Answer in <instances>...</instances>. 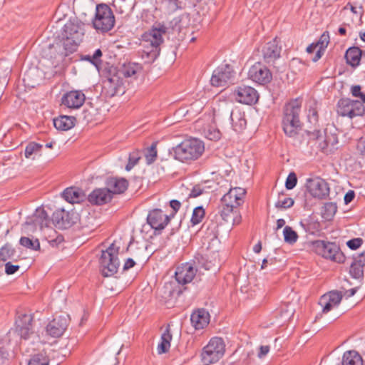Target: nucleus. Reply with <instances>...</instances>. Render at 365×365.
I'll list each match as a JSON object with an SVG mask.
<instances>
[{
  "mask_svg": "<svg viewBox=\"0 0 365 365\" xmlns=\"http://www.w3.org/2000/svg\"><path fill=\"white\" fill-rule=\"evenodd\" d=\"M300 111L301 102L298 99L291 101L284 107L282 127L284 133L289 137H294L302 128Z\"/></svg>",
  "mask_w": 365,
  "mask_h": 365,
  "instance_id": "nucleus-1",
  "label": "nucleus"
},
{
  "mask_svg": "<svg viewBox=\"0 0 365 365\" xmlns=\"http://www.w3.org/2000/svg\"><path fill=\"white\" fill-rule=\"evenodd\" d=\"M204 150V143L201 140L190 138L183 140L176 147L173 148L170 154L173 155L175 159L185 162L197 160L202 155Z\"/></svg>",
  "mask_w": 365,
  "mask_h": 365,
  "instance_id": "nucleus-2",
  "label": "nucleus"
},
{
  "mask_svg": "<svg viewBox=\"0 0 365 365\" xmlns=\"http://www.w3.org/2000/svg\"><path fill=\"white\" fill-rule=\"evenodd\" d=\"M102 73L106 78L103 81V88L107 96L113 97L125 93L123 79L117 67L107 63Z\"/></svg>",
  "mask_w": 365,
  "mask_h": 365,
  "instance_id": "nucleus-3",
  "label": "nucleus"
},
{
  "mask_svg": "<svg viewBox=\"0 0 365 365\" xmlns=\"http://www.w3.org/2000/svg\"><path fill=\"white\" fill-rule=\"evenodd\" d=\"M309 247L313 252L324 258L338 263H343L345 261L344 255L335 242L314 240L309 242Z\"/></svg>",
  "mask_w": 365,
  "mask_h": 365,
  "instance_id": "nucleus-4",
  "label": "nucleus"
},
{
  "mask_svg": "<svg viewBox=\"0 0 365 365\" xmlns=\"http://www.w3.org/2000/svg\"><path fill=\"white\" fill-rule=\"evenodd\" d=\"M119 250L118 246L112 243L106 250H102L99 263L104 277L113 276L118 272L120 266Z\"/></svg>",
  "mask_w": 365,
  "mask_h": 365,
  "instance_id": "nucleus-5",
  "label": "nucleus"
},
{
  "mask_svg": "<svg viewBox=\"0 0 365 365\" xmlns=\"http://www.w3.org/2000/svg\"><path fill=\"white\" fill-rule=\"evenodd\" d=\"M92 24L96 30L102 33L110 31L115 25V16L110 6L106 4H98Z\"/></svg>",
  "mask_w": 365,
  "mask_h": 365,
  "instance_id": "nucleus-6",
  "label": "nucleus"
},
{
  "mask_svg": "<svg viewBox=\"0 0 365 365\" xmlns=\"http://www.w3.org/2000/svg\"><path fill=\"white\" fill-rule=\"evenodd\" d=\"M84 24L78 21H69L62 30V46H79L84 37Z\"/></svg>",
  "mask_w": 365,
  "mask_h": 365,
  "instance_id": "nucleus-7",
  "label": "nucleus"
},
{
  "mask_svg": "<svg viewBox=\"0 0 365 365\" xmlns=\"http://www.w3.org/2000/svg\"><path fill=\"white\" fill-rule=\"evenodd\" d=\"M225 345L220 337L212 338L201 353V359L204 364L210 365L218 361L224 355Z\"/></svg>",
  "mask_w": 365,
  "mask_h": 365,
  "instance_id": "nucleus-8",
  "label": "nucleus"
},
{
  "mask_svg": "<svg viewBox=\"0 0 365 365\" xmlns=\"http://www.w3.org/2000/svg\"><path fill=\"white\" fill-rule=\"evenodd\" d=\"M14 331L21 339L28 340L30 339L35 332L34 314L18 312Z\"/></svg>",
  "mask_w": 365,
  "mask_h": 365,
  "instance_id": "nucleus-9",
  "label": "nucleus"
},
{
  "mask_svg": "<svg viewBox=\"0 0 365 365\" xmlns=\"http://www.w3.org/2000/svg\"><path fill=\"white\" fill-rule=\"evenodd\" d=\"M235 73L232 65L222 64L214 70L210 79L211 84L215 87L225 86L234 80Z\"/></svg>",
  "mask_w": 365,
  "mask_h": 365,
  "instance_id": "nucleus-10",
  "label": "nucleus"
},
{
  "mask_svg": "<svg viewBox=\"0 0 365 365\" xmlns=\"http://www.w3.org/2000/svg\"><path fill=\"white\" fill-rule=\"evenodd\" d=\"M248 78L259 85H266L272 81V74L268 67L257 62L250 68Z\"/></svg>",
  "mask_w": 365,
  "mask_h": 365,
  "instance_id": "nucleus-11",
  "label": "nucleus"
},
{
  "mask_svg": "<svg viewBox=\"0 0 365 365\" xmlns=\"http://www.w3.org/2000/svg\"><path fill=\"white\" fill-rule=\"evenodd\" d=\"M307 188L312 196L318 199H326L330 192L329 183L321 178L307 180Z\"/></svg>",
  "mask_w": 365,
  "mask_h": 365,
  "instance_id": "nucleus-12",
  "label": "nucleus"
},
{
  "mask_svg": "<svg viewBox=\"0 0 365 365\" xmlns=\"http://www.w3.org/2000/svg\"><path fill=\"white\" fill-rule=\"evenodd\" d=\"M163 36L168 37L164 22H155L150 29L142 34L141 40L150 42V46H160L163 43Z\"/></svg>",
  "mask_w": 365,
  "mask_h": 365,
  "instance_id": "nucleus-13",
  "label": "nucleus"
},
{
  "mask_svg": "<svg viewBox=\"0 0 365 365\" xmlns=\"http://www.w3.org/2000/svg\"><path fill=\"white\" fill-rule=\"evenodd\" d=\"M237 101L247 105L255 104L259 99L257 91L247 86H238L233 93Z\"/></svg>",
  "mask_w": 365,
  "mask_h": 365,
  "instance_id": "nucleus-14",
  "label": "nucleus"
},
{
  "mask_svg": "<svg viewBox=\"0 0 365 365\" xmlns=\"http://www.w3.org/2000/svg\"><path fill=\"white\" fill-rule=\"evenodd\" d=\"M307 133L311 139L317 140H319L321 138L324 139L323 141L319 144L320 150L324 153L327 152V150L329 147L334 148V146L338 143V137L336 134H327V132L324 131V136H323L320 130L318 129H314L313 131L307 130Z\"/></svg>",
  "mask_w": 365,
  "mask_h": 365,
  "instance_id": "nucleus-15",
  "label": "nucleus"
},
{
  "mask_svg": "<svg viewBox=\"0 0 365 365\" xmlns=\"http://www.w3.org/2000/svg\"><path fill=\"white\" fill-rule=\"evenodd\" d=\"M170 216L163 214L160 209L150 210L147 217V222L155 231H162L170 222Z\"/></svg>",
  "mask_w": 365,
  "mask_h": 365,
  "instance_id": "nucleus-16",
  "label": "nucleus"
},
{
  "mask_svg": "<svg viewBox=\"0 0 365 365\" xmlns=\"http://www.w3.org/2000/svg\"><path fill=\"white\" fill-rule=\"evenodd\" d=\"M122 76L129 79L130 81L143 78V66L138 63L128 62L124 63L120 69H118Z\"/></svg>",
  "mask_w": 365,
  "mask_h": 365,
  "instance_id": "nucleus-17",
  "label": "nucleus"
},
{
  "mask_svg": "<svg viewBox=\"0 0 365 365\" xmlns=\"http://www.w3.org/2000/svg\"><path fill=\"white\" fill-rule=\"evenodd\" d=\"M190 14L184 13L180 16L174 17L172 20L167 23L164 22L165 32L168 35V38H170V35H174L176 32L178 34V37H175L178 41H184L185 38L183 37L185 34L181 32V21L184 19H189Z\"/></svg>",
  "mask_w": 365,
  "mask_h": 365,
  "instance_id": "nucleus-18",
  "label": "nucleus"
},
{
  "mask_svg": "<svg viewBox=\"0 0 365 365\" xmlns=\"http://www.w3.org/2000/svg\"><path fill=\"white\" fill-rule=\"evenodd\" d=\"M73 216V213L64 209H59L53 213L51 221L56 228L64 230L71 227L75 223Z\"/></svg>",
  "mask_w": 365,
  "mask_h": 365,
  "instance_id": "nucleus-19",
  "label": "nucleus"
},
{
  "mask_svg": "<svg viewBox=\"0 0 365 365\" xmlns=\"http://www.w3.org/2000/svg\"><path fill=\"white\" fill-rule=\"evenodd\" d=\"M342 297V292L338 290L330 291L322 295L319 302V305L322 307V312L327 313L331 310L334 307L338 306Z\"/></svg>",
  "mask_w": 365,
  "mask_h": 365,
  "instance_id": "nucleus-20",
  "label": "nucleus"
},
{
  "mask_svg": "<svg viewBox=\"0 0 365 365\" xmlns=\"http://www.w3.org/2000/svg\"><path fill=\"white\" fill-rule=\"evenodd\" d=\"M219 213L222 219L227 222H232L233 225H238L241 222L238 207L227 203H220Z\"/></svg>",
  "mask_w": 365,
  "mask_h": 365,
  "instance_id": "nucleus-21",
  "label": "nucleus"
},
{
  "mask_svg": "<svg viewBox=\"0 0 365 365\" xmlns=\"http://www.w3.org/2000/svg\"><path fill=\"white\" fill-rule=\"evenodd\" d=\"M86 96L81 91L66 92L61 98V103L69 108H78L85 102Z\"/></svg>",
  "mask_w": 365,
  "mask_h": 365,
  "instance_id": "nucleus-22",
  "label": "nucleus"
},
{
  "mask_svg": "<svg viewBox=\"0 0 365 365\" xmlns=\"http://www.w3.org/2000/svg\"><path fill=\"white\" fill-rule=\"evenodd\" d=\"M51 222V219H50L46 210L43 207H39L36 209L34 215L27 219L26 224L34 225L35 227L38 226L42 230L44 227H50Z\"/></svg>",
  "mask_w": 365,
  "mask_h": 365,
  "instance_id": "nucleus-23",
  "label": "nucleus"
},
{
  "mask_svg": "<svg viewBox=\"0 0 365 365\" xmlns=\"http://www.w3.org/2000/svg\"><path fill=\"white\" fill-rule=\"evenodd\" d=\"M106 188L110 191V194H122L128 189L129 182L123 178L108 177L105 181Z\"/></svg>",
  "mask_w": 365,
  "mask_h": 365,
  "instance_id": "nucleus-24",
  "label": "nucleus"
},
{
  "mask_svg": "<svg viewBox=\"0 0 365 365\" xmlns=\"http://www.w3.org/2000/svg\"><path fill=\"white\" fill-rule=\"evenodd\" d=\"M68 326L67 319L62 316L54 317L46 326V330L52 337L61 336Z\"/></svg>",
  "mask_w": 365,
  "mask_h": 365,
  "instance_id": "nucleus-25",
  "label": "nucleus"
},
{
  "mask_svg": "<svg viewBox=\"0 0 365 365\" xmlns=\"http://www.w3.org/2000/svg\"><path fill=\"white\" fill-rule=\"evenodd\" d=\"M245 193V190L241 187L230 188L229 191L222 197V203L233 205L238 207L243 203Z\"/></svg>",
  "mask_w": 365,
  "mask_h": 365,
  "instance_id": "nucleus-26",
  "label": "nucleus"
},
{
  "mask_svg": "<svg viewBox=\"0 0 365 365\" xmlns=\"http://www.w3.org/2000/svg\"><path fill=\"white\" fill-rule=\"evenodd\" d=\"M196 274V269L190 264H185L178 267L175 272V278L179 284L190 283Z\"/></svg>",
  "mask_w": 365,
  "mask_h": 365,
  "instance_id": "nucleus-27",
  "label": "nucleus"
},
{
  "mask_svg": "<svg viewBox=\"0 0 365 365\" xmlns=\"http://www.w3.org/2000/svg\"><path fill=\"white\" fill-rule=\"evenodd\" d=\"M113 196L106 187L96 188L88 196V201L95 205H102L111 201Z\"/></svg>",
  "mask_w": 365,
  "mask_h": 365,
  "instance_id": "nucleus-28",
  "label": "nucleus"
},
{
  "mask_svg": "<svg viewBox=\"0 0 365 365\" xmlns=\"http://www.w3.org/2000/svg\"><path fill=\"white\" fill-rule=\"evenodd\" d=\"M210 314L205 309H199L192 312L190 321L195 329H202L210 322Z\"/></svg>",
  "mask_w": 365,
  "mask_h": 365,
  "instance_id": "nucleus-29",
  "label": "nucleus"
},
{
  "mask_svg": "<svg viewBox=\"0 0 365 365\" xmlns=\"http://www.w3.org/2000/svg\"><path fill=\"white\" fill-rule=\"evenodd\" d=\"M62 197L69 203H80L86 199L84 192L79 187H70L66 188L61 194Z\"/></svg>",
  "mask_w": 365,
  "mask_h": 365,
  "instance_id": "nucleus-30",
  "label": "nucleus"
},
{
  "mask_svg": "<svg viewBox=\"0 0 365 365\" xmlns=\"http://www.w3.org/2000/svg\"><path fill=\"white\" fill-rule=\"evenodd\" d=\"M363 55H365V51L361 50L360 47H349L345 53L344 58L347 64L356 68L360 64Z\"/></svg>",
  "mask_w": 365,
  "mask_h": 365,
  "instance_id": "nucleus-31",
  "label": "nucleus"
},
{
  "mask_svg": "<svg viewBox=\"0 0 365 365\" xmlns=\"http://www.w3.org/2000/svg\"><path fill=\"white\" fill-rule=\"evenodd\" d=\"M230 119L232 126L236 132L240 133L245 129L247 120L244 113H242L240 110L232 111L230 114Z\"/></svg>",
  "mask_w": 365,
  "mask_h": 365,
  "instance_id": "nucleus-32",
  "label": "nucleus"
},
{
  "mask_svg": "<svg viewBox=\"0 0 365 365\" xmlns=\"http://www.w3.org/2000/svg\"><path fill=\"white\" fill-rule=\"evenodd\" d=\"M76 120L73 116L61 115L53 119V125L57 130L66 131L74 126Z\"/></svg>",
  "mask_w": 365,
  "mask_h": 365,
  "instance_id": "nucleus-33",
  "label": "nucleus"
},
{
  "mask_svg": "<svg viewBox=\"0 0 365 365\" xmlns=\"http://www.w3.org/2000/svg\"><path fill=\"white\" fill-rule=\"evenodd\" d=\"M41 80V77L39 75V71L36 68H31L24 73L23 81L29 86L36 87L39 85Z\"/></svg>",
  "mask_w": 365,
  "mask_h": 365,
  "instance_id": "nucleus-34",
  "label": "nucleus"
},
{
  "mask_svg": "<svg viewBox=\"0 0 365 365\" xmlns=\"http://www.w3.org/2000/svg\"><path fill=\"white\" fill-rule=\"evenodd\" d=\"M342 365H363L362 357L356 351H347L343 355Z\"/></svg>",
  "mask_w": 365,
  "mask_h": 365,
  "instance_id": "nucleus-35",
  "label": "nucleus"
},
{
  "mask_svg": "<svg viewBox=\"0 0 365 365\" xmlns=\"http://www.w3.org/2000/svg\"><path fill=\"white\" fill-rule=\"evenodd\" d=\"M172 340V334L168 324L165 331L161 336V341L158 346V353L159 354L167 353L170 347V341Z\"/></svg>",
  "mask_w": 365,
  "mask_h": 365,
  "instance_id": "nucleus-36",
  "label": "nucleus"
},
{
  "mask_svg": "<svg viewBox=\"0 0 365 365\" xmlns=\"http://www.w3.org/2000/svg\"><path fill=\"white\" fill-rule=\"evenodd\" d=\"M103 53L100 48L96 49L95 52L91 54H80V59L82 61H86L93 64L97 70L99 71L101 68L102 61L101 59Z\"/></svg>",
  "mask_w": 365,
  "mask_h": 365,
  "instance_id": "nucleus-37",
  "label": "nucleus"
},
{
  "mask_svg": "<svg viewBox=\"0 0 365 365\" xmlns=\"http://www.w3.org/2000/svg\"><path fill=\"white\" fill-rule=\"evenodd\" d=\"M262 53L265 62H274L280 57L281 47H262Z\"/></svg>",
  "mask_w": 365,
  "mask_h": 365,
  "instance_id": "nucleus-38",
  "label": "nucleus"
},
{
  "mask_svg": "<svg viewBox=\"0 0 365 365\" xmlns=\"http://www.w3.org/2000/svg\"><path fill=\"white\" fill-rule=\"evenodd\" d=\"M160 47H144L141 57L147 63H153L159 56Z\"/></svg>",
  "mask_w": 365,
  "mask_h": 365,
  "instance_id": "nucleus-39",
  "label": "nucleus"
},
{
  "mask_svg": "<svg viewBox=\"0 0 365 365\" xmlns=\"http://www.w3.org/2000/svg\"><path fill=\"white\" fill-rule=\"evenodd\" d=\"M300 225L303 227L306 232L311 235H316L321 230V224L318 221L312 219L306 220L300 222Z\"/></svg>",
  "mask_w": 365,
  "mask_h": 365,
  "instance_id": "nucleus-40",
  "label": "nucleus"
},
{
  "mask_svg": "<svg viewBox=\"0 0 365 365\" xmlns=\"http://www.w3.org/2000/svg\"><path fill=\"white\" fill-rule=\"evenodd\" d=\"M353 101L349 98H341L337 103V113L341 116H349Z\"/></svg>",
  "mask_w": 365,
  "mask_h": 365,
  "instance_id": "nucleus-41",
  "label": "nucleus"
},
{
  "mask_svg": "<svg viewBox=\"0 0 365 365\" xmlns=\"http://www.w3.org/2000/svg\"><path fill=\"white\" fill-rule=\"evenodd\" d=\"M50 359L45 351H41L31 356L28 365H49Z\"/></svg>",
  "mask_w": 365,
  "mask_h": 365,
  "instance_id": "nucleus-42",
  "label": "nucleus"
},
{
  "mask_svg": "<svg viewBox=\"0 0 365 365\" xmlns=\"http://www.w3.org/2000/svg\"><path fill=\"white\" fill-rule=\"evenodd\" d=\"M294 200L287 195L284 192H280L278 196V200L275 203L277 208L287 209L293 206Z\"/></svg>",
  "mask_w": 365,
  "mask_h": 365,
  "instance_id": "nucleus-43",
  "label": "nucleus"
},
{
  "mask_svg": "<svg viewBox=\"0 0 365 365\" xmlns=\"http://www.w3.org/2000/svg\"><path fill=\"white\" fill-rule=\"evenodd\" d=\"M43 148V145L40 143H37L36 142H30L27 144L25 148V157L26 158H32V155L34 154H38L41 153V149Z\"/></svg>",
  "mask_w": 365,
  "mask_h": 365,
  "instance_id": "nucleus-44",
  "label": "nucleus"
},
{
  "mask_svg": "<svg viewBox=\"0 0 365 365\" xmlns=\"http://www.w3.org/2000/svg\"><path fill=\"white\" fill-rule=\"evenodd\" d=\"M349 114V118H353L356 116H361L365 113V107L363 103L359 101H353L352 106Z\"/></svg>",
  "mask_w": 365,
  "mask_h": 365,
  "instance_id": "nucleus-45",
  "label": "nucleus"
},
{
  "mask_svg": "<svg viewBox=\"0 0 365 365\" xmlns=\"http://www.w3.org/2000/svg\"><path fill=\"white\" fill-rule=\"evenodd\" d=\"M15 250L9 244H6L0 249V261L3 263L13 258L15 255Z\"/></svg>",
  "mask_w": 365,
  "mask_h": 365,
  "instance_id": "nucleus-46",
  "label": "nucleus"
},
{
  "mask_svg": "<svg viewBox=\"0 0 365 365\" xmlns=\"http://www.w3.org/2000/svg\"><path fill=\"white\" fill-rule=\"evenodd\" d=\"M284 242L290 245L294 244L298 239L297 233L289 226H285L283 230Z\"/></svg>",
  "mask_w": 365,
  "mask_h": 365,
  "instance_id": "nucleus-47",
  "label": "nucleus"
},
{
  "mask_svg": "<svg viewBox=\"0 0 365 365\" xmlns=\"http://www.w3.org/2000/svg\"><path fill=\"white\" fill-rule=\"evenodd\" d=\"M205 216V211L202 206H198L193 210L190 222L192 225L200 223Z\"/></svg>",
  "mask_w": 365,
  "mask_h": 365,
  "instance_id": "nucleus-48",
  "label": "nucleus"
},
{
  "mask_svg": "<svg viewBox=\"0 0 365 365\" xmlns=\"http://www.w3.org/2000/svg\"><path fill=\"white\" fill-rule=\"evenodd\" d=\"M19 242L21 245L35 251L39 250L41 247L38 239L34 240L27 237H21Z\"/></svg>",
  "mask_w": 365,
  "mask_h": 365,
  "instance_id": "nucleus-49",
  "label": "nucleus"
},
{
  "mask_svg": "<svg viewBox=\"0 0 365 365\" xmlns=\"http://www.w3.org/2000/svg\"><path fill=\"white\" fill-rule=\"evenodd\" d=\"M337 211V206L335 202H326L323 207V217L327 220H331Z\"/></svg>",
  "mask_w": 365,
  "mask_h": 365,
  "instance_id": "nucleus-50",
  "label": "nucleus"
},
{
  "mask_svg": "<svg viewBox=\"0 0 365 365\" xmlns=\"http://www.w3.org/2000/svg\"><path fill=\"white\" fill-rule=\"evenodd\" d=\"M317 47H306V51L309 56L310 60L313 62H317L325 52L327 47H319V49L316 51Z\"/></svg>",
  "mask_w": 365,
  "mask_h": 365,
  "instance_id": "nucleus-51",
  "label": "nucleus"
},
{
  "mask_svg": "<svg viewBox=\"0 0 365 365\" xmlns=\"http://www.w3.org/2000/svg\"><path fill=\"white\" fill-rule=\"evenodd\" d=\"M157 142H153L150 147L148 148L145 157L148 164H151L155 161L157 158Z\"/></svg>",
  "mask_w": 365,
  "mask_h": 365,
  "instance_id": "nucleus-52",
  "label": "nucleus"
},
{
  "mask_svg": "<svg viewBox=\"0 0 365 365\" xmlns=\"http://www.w3.org/2000/svg\"><path fill=\"white\" fill-rule=\"evenodd\" d=\"M349 273L350 275L354 279H362L364 278L363 267H361V265L354 262H352L350 266Z\"/></svg>",
  "mask_w": 365,
  "mask_h": 365,
  "instance_id": "nucleus-53",
  "label": "nucleus"
},
{
  "mask_svg": "<svg viewBox=\"0 0 365 365\" xmlns=\"http://www.w3.org/2000/svg\"><path fill=\"white\" fill-rule=\"evenodd\" d=\"M349 9L353 14H357L360 16V18L364 14V7L361 4H358L357 3H350L349 2L344 8L343 11Z\"/></svg>",
  "mask_w": 365,
  "mask_h": 365,
  "instance_id": "nucleus-54",
  "label": "nucleus"
},
{
  "mask_svg": "<svg viewBox=\"0 0 365 365\" xmlns=\"http://www.w3.org/2000/svg\"><path fill=\"white\" fill-rule=\"evenodd\" d=\"M168 4V12H175L177 10H181L182 6L180 0H163Z\"/></svg>",
  "mask_w": 365,
  "mask_h": 365,
  "instance_id": "nucleus-55",
  "label": "nucleus"
},
{
  "mask_svg": "<svg viewBox=\"0 0 365 365\" xmlns=\"http://www.w3.org/2000/svg\"><path fill=\"white\" fill-rule=\"evenodd\" d=\"M297 183V175L294 172H291L287 179H286V182H285V187L287 189V190H292L293 189L296 185Z\"/></svg>",
  "mask_w": 365,
  "mask_h": 365,
  "instance_id": "nucleus-56",
  "label": "nucleus"
},
{
  "mask_svg": "<svg viewBox=\"0 0 365 365\" xmlns=\"http://www.w3.org/2000/svg\"><path fill=\"white\" fill-rule=\"evenodd\" d=\"M11 356L5 347H0V365H9Z\"/></svg>",
  "mask_w": 365,
  "mask_h": 365,
  "instance_id": "nucleus-57",
  "label": "nucleus"
},
{
  "mask_svg": "<svg viewBox=\"0 0 365 365\" xmlns=\"http://www.w3.org/2000/svg\"><path fill=\"white\" fill-rule=\"evenodd\" d=\"M329 34L328 31H324L319 40L316 42L311 43L309 46H328L329 43Z\"/></svg>",
  "mask_w": 365,
  "mask_h": 365,
  "instance_id": "nucleus-58",
  "label": "nucleus"
},
{
  "mask_svg": "<svg viewBox=\"0 0 365 365\" xmlns=\"http://www.w3.org/2000/svg\"><path fill=\"white\" fill-rule=\"evenodd\" d=\"M140 156H138V153H130L128 158V162L125 165V170L127 171L130 170L136 164H138Z\"/></svg>",
  "mask_w": 365,
  "mask_h": 365,
  "instance_id": "nucleus-59",
  "label": "nucleus"
},
{
  "mask_svg": "<svg viewBox=\"0 0 365 365\" xmlns=\"http://www.w3.org/2000/svg\"><path fill=\"white\" fill-rule=\"evenodd\" d=\"M363 243V240L360 237L354 238L346 242L347 247L352 250H356L361 247Z\"/></svg>",
  "mask_w": 365,
  "mask_h": 365,
  "instance_id": "nucleus-60",
  "label": "nucleus"
},
{
  "mask_svg": "<svg viewBox=\"0 0 365 365\" xmlns=\"http://www.w3.org/2000/svg\"><path fill=\"white\" fill-rule=\"evenodd\" d=\"M217 227V225L216 222H214L212 220H207L205 222L202 226V229H205L206 230H211V234L214 236H216L217 231L216 230Z\"/></svg>",
  "mask_w": 365,
  "mask_h": 365,
  "instance_id": "nucleus-61",
  "label": "nucleus"
},
{
  "mask_svg": "<svg viewBox=\"0 0 365 365\" xmlns=\"http://www.w3.org/2000/svg\"><path fill=\"white\" fill-rule=\"evenodd\" d=\"M204 192V187L201 185H195L189 194L190 197H197Z\"/></svg>",
  "mask_w": 365,
  "mask_h": 365,
  "instance_id": "nucleus-62",
  "label": "nucleus"
},
{
  "mask_svg": "<svg viewBox=\"0 0 365 365\" xmlns=\"http://www.w3.org/2000/svg\"><path fill=\"white\" fill-rule=\"evenodd\" d=\"M308 118L311 123H312L314 124L317 123L318 119H319V115H318V112L315 108H310L309 109Z\"/></svg>",
  "mask_w": 365,
  "mask_h": 365,
  "instance_id": "nucleus-63",
  "label": "nucleus"
},
{
  "mask_svg": "<svg viewBox=\"0 0 365 365\" xmlns=\"http://www.w3.org/2000/svg\"><path fill=\"white\" fill-rule=\"evenodd\" d=\"M5 272L8 275L14 274L20 268L19 265L12 264L10 262H6L5 264Z\"/></svg>",
  "mask_w": 365,
  "mask_h": 365,
  "instance_id": "nucleus-64",
  "label": "nucleus"
}]
</instances>
